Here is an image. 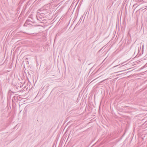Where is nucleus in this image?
Listing matches in <instances>:
<instances>
[{"instance_id": "obj_1", "label": "nucleus", "mask_w": 147, "mask_h": 147, "mask_svg": "<svg viewBox=\"0 0 147 147\" xmlns=\"http://www.w3.org/2000/svg\"><path fill=\"white\" fill-rule=\"evenodd\" d=\"M36 18L37 19L40 21H41L42 20V17L41 15L40 14V15H37L36 16Z\"/></svg>"}, {"instance_id": "obj_2", "label": "nucleus", "mask_w": 147, "mask_h": 147, "mask_svg": "<svg viewBox=\"0 0 147 147\" xmlns=\"http://www.w3.org/2000/svg\"><path fill=\"white\" fill-rule=\"evenodd\" d=\"M28 22V21L27 20L26 22L24 24V26H27L26 25V23L27 22Z\"/></svg>"}, {"instance_id": "obj_3", "label": "nucleus", "mask_w": 147, "mask_h": 147, "mask_svg": "<svg viewBox=\"0 0 147 147\" xmlns=\"http://www.w3.org/2000/svg\"><path fill=\"white\" fill-rule=\"evenodd\" d=\"M147 0H143L142 1H143V2H147Z\"/></svg>"}]
</instances>
